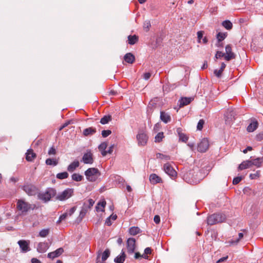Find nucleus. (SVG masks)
I'll return each mask as SVG.
<instances>
[{"label":"nucleus","mask_w":263,"mask_h":263,"mask_svg":"<svg viewBox=\"0 0 263 263\" xmlns=\"http://www.w3.org/2000/svg\"><path fill=\"white\" fill-rule=\"evenodd\" d=\"M160 119L165 123H167L171 121L170 116L164 111H161Z\"/></svg>","instance_id":"obj_25"},{"label":"nucleus","mask_w":263,"mask_h":263,"mask_svg":"<svg viewBox=\"0 0 263 263\" xmlns=\"http://www.w3.org/2000/svg\"><path fill=\"white\" fill-rule=\"evenodd\" d=\"M114 147V144L110 145L108 149L106 151V155L108 154H111L112 153Z\"/></svg>","instance_id":"obj_59"},{"label":"nucleus","mask_w":263,"mask_h":263,"mask_svg":"<svg viewBox=\"0 0 263 263\" xmlns=\"http://www.w3.org/2000/svg\"><path fill=\"white\" fill-rule=\"evenodd\" d=\"M242 179L241 177H237L233 179V184H238Z\"/></svg>","instance_id":"obj_55"},{"label":"nucleus","mask_w":263,"mask_h":263,"mask_svg":"<svg viewBox=\"0 0 263 263\" xmlns=\"http://www.w3.org/2000/svg\"><path fill=\"white\" fill-rule=\"evenodd\" d=\"M71 178L73 180L79 182L82 180L83 177L78 173H74L72 175Z\"/></svg>","instance_id":"obj_38"},{"label":"nucleus","mask_w":263,"mask_h":263,"mask_svg":"<svg viewBox=\"0 0 263 263\" xmlns=\"http://www.w3.org/2000/svg\"><path fill=\"white\" fill-rule=\"evenodd\" d=\"M192 99L191 98H182L179 101L180 106H183L184 105H187L191 102Z\"/></svg>","instance_id":"obj_33"},{"label":"nucleus","mask_w":263,"mask_h":263,"mask_svg":"<svg viewBox=\"0 0 263 263\" xmlns=\"http://www.w3.org/2000/svg\"><path fill=\"white\" fill-rule=\"evenodd\" d=\"M49 245L47 242H40L37 247V251L39 253H44L49 248Z\"/></svg>","instance_id":"obj_17"},{"label":"nucleus","mask_w":263,"mask_h":263,"mask_svg":"<svg viewBox=\"0 0 263 263\" xmlns=\"http://www.w3.org/2000/svg\"><path fill=\"white\" fill-rule=\"evenodd\" d=\"M111 131L110 130H103L102 131V136L103 137L106 138L110 135Z\"/></svg>","instance_id":"obj_52"},{"label":"nucleus","mask_w":263,"mask_h":263,"mask_svg":"<svg viewBox=\"0 0 263 263\" xmlns=\"http://www.w3.org/2000/svg\"><path fill=\"white\" fill-rule=\"evenodd\" d=\"M36 157V154L33 153L32 149H29L26 153V159L28 161H32Z\"/></svg>","instance_id":"obj_28"},{"label":"nucleus","mask_w":263,"mask_h":263,"mask_svg":"<svg viewBox=\"0 0 263 263\" xmlns=\"http://www.w3.org/2000/svg\"><path fill=\"white\" fill-rule=\"evenodd\" d=\"M86 179L90 182L96 181L99 176L100 173L98 169L95 167L89 168L84 173Z\"/></svg>","instance_id":"obj_2"},{"label":"nucleus","mask_w":263,"mask_h":263,"mask_svg":"<svg viewBox=\"0 0 263 263\" xmlns=\"http://www.w3.org/2000/svg\"><path fill=\"white\" fill-rule=\"evenodd\" d=\"M23 189L29 196H34L38 193L37 188L32 184H25Z\"/></svg>","instance_id":"obj_8"},{"label":"nucleus","mask_w":263,"mask_h":263,"mask_svg":"<svg viewBox=\"0 0 263 263\" xmlns=\"http://www.w3.org/2000/svg\"><path fill=\"white\" fill-rule=\"evenodd\" d=\"M226 66V64L224 63H222L221 65L220 69H219V70L215 69L214 70V73L215 75L218 78L220 77L221 76V73H222L223 70H224V69L225 68Z\"/></svg>","instance_id":"obj_34"},{"label":"nucleus","mask_w":263,"mask_h":263,"mask_svg":"<svg viewBox=\"0 0 263 263\" xmlns=\"http://www.w3.org/2000/svg\"><path fill=\"white\" fill-rule=\"evenodd\" d=\"M63 252V249L62 248H60L54 251L49 253L47 256L48 258L53 259L54 258L60 256Z\"/></svg>","instance_id":"obj_16"},{"label":"nucleus","mask_w":263,"mask_h":263,"mask_svg":"<svg viewBox=\"0 0 263 263\" xmlns=\"http://www.w3.org/2000/svg\"><path fill=\"white\" fill-rule=\"evenodd\" d=\"M125 254L124 252L122 250L121 254L117 256L115 258L114 261L116 263H123L125 260Z\"/></svg>","instance_id":"obj_26"},{"label":"nucleus","mask_w":263,"mask_h":263,"mask_svg":"<svg viewBox=\"0 0 263 263\" xmlns=\"http://www.w3.org/2000/svg\"><path fill=\"white\" fill-rule=\"evenodd\" d=\"M96 132V129L95 128L92 127H88L85 128L83 132V135L85 136H89L94 134Z\"/></svg>","instance_id":"obj_29"},{"label":"nucleus","mask_w":263,"mask_h":263,"mask_svg":"<svg viewBox=\"0 0 263 263\" xmlns=\"http://www.w3.org/2000/svg\"><path fill=\"white\" fill-rule=\"evenodd\" d=\"M22 251L26 252L30 250L29 248V243L24 240H19L17 242Z\"/></svg>","instance_id":"obj_18"},{"label":"nucleus","mask_w":263,"mask_h":263,"mask_svg":"<svg viewBox=\"0 0 263 263\" xmlns=\"http://www.w3.org/2000/svg\"><path fill=\"white\" fill-rule=\"evenodd\" d=\"M110 251L108 249H106L102 253V261H105L107 258L109 256Z\"/></svg>","instance_id":"obj_42"},{"label":"nucleus","mask_w":263,"mask_h":263,"mask_svg":"<svg viewBox=\"0 0 263 263\" xmlns=\"http://www.w3.org/2000/svg\"><path fill=\"white\" fill-rule=\"evenodd\" d=\"M73 194V189L71 188H67L63 192L59 193L57 195L56 199L60 201H64L71 197Z\"/></svg>","instance_id":"obj_7"},{"label":"nucleus","mask_w":263,"mask_h":263,"mask_svg":"<svg viewBox=\"0 0 263 263\" xmlns=\"http://www.w3.org/2000/svg\"><path fill=\"white\" fill-rule=\"evenodd\" d=\"M151 26V22L148 20L145 21L143 23V29L146 31H148L149 29V28Z\"/></svg>","instance_id":"obj_47"},{"label":"nucleus","mask_w":263,"mask_h":263,"mask_svg":"<svg viewBox=\"0 0 263 263\" xmlns=\"http://www.w3.org/2000/svg\"><path fill=\"white\" fill-rule=\"evenodd\" d=\"M56 195V191L52 188L47 189L45 192L40 193L37 195L38 198L45 202H47Z\"/></svg>","instance_id":"obj_4"},{"label":"nucleus","mask_w":263,"mask_h":263,"mask_svg":"<svg viewBox=\"0 0 263 263\" xmlns=\"http://www.w3.org/2000/svg\"><path fill=\"white\" fill-rule=\"evenodd\" d=\"M32 263H41V261L35 258H33L31 259Z\"/></svg>","instance_id":"obj_63"},{"label":"nucleus","mask_w":263,"mask_h":263,"mask_svg":"<svg viewBox=\"0 0 263 263\" xmlns=\"http://www.w3.org/2000/svg\"><path fill=\"white\" fill-rule=\"evenodd\" d=\"M176 131L180 141L186 142L188 140L189 137L185 134L182 133V129L181 128H178Z\"/></svg>","instance_id":"obj_19"},{"label":"nucleus","mask_w":263,"mask_h":263,"mask_svg":"<svg viewBox=\"0 0 263 263\" xmlns=\"http://www.w3.org/2000/svg\"><path fill=\"white\" fill-rule=\"evenodd\" d=\"M164 138L163 133L160 132L155 136V142H160Z\"/></svg>","instance_id":"obj_43"},{"label":"nucleus","mask_w":263,"mask_h":263,"mask_svg":"<svg viewBox=\"0 0 263 263\" xmlns=\"http://www.w3.org/2000/svg\"><path fill=\"white\" fill-rule=\"evenodd\" d=\"M107 147V143L106 142H103L101 143L98 146V148L99 151L101 152V154L103 156H105L106 155V148Z\"/></svg>","instance_id":"obj_30"},{"label":"nucleus","mask_w":263,"mask_h":263,"mask_svg":"<svg viewBox=\"0 0 263 263\" xmlns=\"http://www.w3.org/2000/svg\"><path fill=\"white\" fill-rule=\"evenodd\" d=\"M154 221L156 224H158L160 222V217L158 215L155 216Z\"/></svg>","instance_id":"obj_58"},{"label":"nucleus","mask_w":263,"mask_h":263,"mask_svg":"<svg viewBox=\"0 0 263 263\" xmlns=\"http://www.w3.org/2000/svg\"><path fill=\"white\" fill-rule=\"evenodd\" d=\"M209 146L208 140L206 138H203L198 144L197 150L200 152L204 153L208 149Z\"/></svg>","instance_id":"obj_11"},{"label":"nucleus","mask_w":263,"mask_h":263,"mask_svg":"<svg viewBox=\"0 0 263 263\" xmlns=\"http://www.w3.org/2000/svg\"><path fill=\"white\" fill-rule=\"evenodd\" d=\"M149 181L152 184H156L161 181V179L156 174H152L149 176Z\"/></svg>","instance_id":"obj_22"},{"label":"nucleus","mask_w":263,"mask_h":263,"mask_svg":"<svg viewBox=\"0 0 263 263\" xmlns=\"http://www.w3.org/2000/svg\"><path fill=\"white\" fill-rule=\"evenodd\" d=\"M34 206L35 205H33L32 207L31 204L21 199L18 200L17 202V208L22 213H27L31 209L33 210Z\"/></svg>","instance_id":"obj_6"},{"label":"nucleus","mask_w":263,"mask_h":263,"mask_svg":"<svg viewBox=\"0 0 263 263\" xmlns=\"http://www.w3.org/2000/svg\"><path fill=\"white\" fill-rule=\"evenodd\" d=\"M243 192L244 194L248 195H250L252 193L254 194V193L252 191L251 189L249 187H245L244 188V189L243 190Z\"/></svg>","instance_id":"obj_50"},{"label":"nucleus","mask_w":263,"mask_h":263,"mask_svg":"<svg viewBox=\"0 0 263 263\" xmlns=\"http://www.w3.org/2000/svg\"><path fill=\"white\" fill-rule=\"evenodd\" d=\"M111 119V117L110 116H104L103 118L101 119L100 123L102 124H105L108 123L109 121Z\"/></svg>","instance_id":"obj_41"},{"label":"nucleus","mask_w":263,"mask_h":263,"mask_svg":"<svg viewBox=\"0 0 263 263\" xmlns=\"http://www.w3.org/2000/svg\"><path fill=\"white\" fill-rule=\"evenodd\" d=\"M85 164H92L93 162V155L91 152L89 151L85 153L82 158V160Z\"/></svg>","instance_id":"obj_12"},{"label":"nucleus","mask_w":263,"mask_h":263,"mask_svg":"<svg viewBox=\"0 0 263 263\" xmlns=\"http://www.w3.org/2000/svg\"><path fill=\"white\" fill-rule=\"evenodd\" d=\"M138 40V36L136 35H129L128 36V43L130 45H134L135 44Z\"/></svg>","instance_id":"obj_35"},{"label":"nucleus","mask_w":263,"mask_h":263,"mask_svg":"<svg viewBox=\"0 0 263 263\" xmlns=\"http://www.w3.org/2000/svg\"><path fill=\"white\" fill-rule=\"evenodd\" d=\"M252 166L251 160H246L243 161L241 164H239L238 169V170H242L248 168H250Z\"/></svg>","instance_id":"obj_20"},{"label":"nucleus","mask_w":263,"mask_h":263,"mask_svg":"<svg viewBox=\"0 0 263 263\" xmlns=\"http://www.w3.org/2000/svg\"><path fill=\"white\" fill-rule=\"evenodd\" d=\"M156 157L158 159H165V160H170V156L166 155H164L161 153H157L156 154Z\"/></svg>","instance_id":"obj_44"},{"label":"nucleus","mask_w":263,"mask_h":263,"mask_svg":"<svg viewBox=\"0 0 263 263\" xmlns=\"http://www.w3.org/2000/svg\"><path fill=\"white\" fill-rule=\"evenodd\" d=\"M105 224L107 225L108 226H110L111 225L112 222L111 221V218L110 217H108L105 221Z\"/></svg>","instance_id":"obj_61"},{"label":"nucleus","mask_w":263,"mask_h":263,"mask_svg":"<svg viewBox=\"0 0 263 263\" xmlns=\"http://www.w3.org/2000/svg\"><path fill=\"white\" fill-rule=\"evenodd\" d=\"M222 25L227 30L231 29L233 27L232 23L229 20L223 21Z\"/></svg>","instance_id":"obj_39"},{"label":"nucleus","mask_w":263,"mask_h":263,"mask_svg":"<svg viewBox=\"0 0 263 263\" xmlns=\"http://www.w3.org/2000/svg\"><path fill=\"white\" fill-rule=\"evenodd\" d=\"M225 54L221 51H217L215 54V58L216 59H219L221 57H224Z\"/></svg>","instance_id":"obj_53"},{"label":"nucleus","mask_w":263,"mask_h":263,"mask_svg":"<svg viewBox=\"0 0 263 263\" xmlns=\"http://www.w3.org/2000/svg\"><path fill=\"white\" fill-rule=\"evenodd\" d=\"M202 178V173L198 167H195L187 172L183 175L184 180L188 183L195 184Z\"/></svg>","instance_id":"obj_1"},{"label":"nucleus","mask_w":263,"mask_h":263,"mask_svg":"<svg viewBox=\"0 0 263 263\" xmlns=\"http://www.w3.org/2000/svg\"><path fill=\"white\" fill-rule=\"evenodd\" d=\"M94 203L95 201L92 199H89L87 201L84 203L78 217V219H79L80 220H81L84 217L87 212L93 206Z\"/></svg>","instance_id":"obj_5"},{"label":"nucleus","mask_w":263,"mask_h":263,"mask_svg":"<svg viewBox=\"0 0 263 263\" xmlns=\"http://www.w3.org/2000/svg\"><path fill=\"white\" fill-rule=\"evenodd\" d=\"M243 236V234L242 233H239L238 234V238L236 239V240H231V241H230V243L231 245H234V244H237L239 241L240 240V239H241Z\"/></svg>","instance_id":"obj_48"},{"label":"nucleus","mask_w":263,"mask_h":263,"mask_svg":"<svg viewBox=\"0 0 263 263\" xmlns=\"http://www.w3.org/2000/svg\"><path fill=\"white\" fill-rule=\"evenodd\" d=\"M137 139L139 146H144L147 143L148 137L145 133L140 132L137 135Z\"/></svg>","instance_id":"obj_9"},{"label":"nucleus","mask_w":263,"mask_h":263,"mask_svg":"<svg viewBox=\"0 0 263 263\" xmlns=\"http://www.w3.org/2000/svg\"><path fill=\"white\" fill-rule=\"evenodd\" d=\"M187 145L190 147V148L193 151L194 150V146H195V144L194 143H189L187 144Z\"/></svg>","instance_id":"obj_64"},{"label":"nucleus","mask_w":263,"mask_h":263,"mask_svg":"<svg viewBox=\"0 0 263 263\" xmlns=\"http://www.w3.org/2000/svg\"><path fill=\"white\" fill-rule=\"evenodd\" d=\"M106 205V201L105 200H102L101 201L97 203V205L96 206V210L97 212L102 211L103 212L104 211V209Z\"/></svg>","instance_id":"obj_31"},{"label":"nucleus","mask_w":263,"mask_h":263,"mask_svg":"<svg viewBox=\"0 0 263 263\" xmlns=\"http://www.w3.org/2000/svg\"><path fill=\"white\" fill-rule=\"evenodd\" d=\"M140 229L138 227H133L129 229V233L132 235H136L139 233Z\"/></svg>","instance_id":"obj_37"},{"label":"nucleus","mask_w":263,"mask_h":263,"mask_svg":"<svg viewBox=\"0 0 263 263\" xmlns=\"http://www.w3.org/2000/svg\"><path fill=\"white\" fill-rule=\"evenodd\" d=\"M202 37H203V32L201 31H198L197 32V37H198L199 42H201V39L202 38Z\"/></svg>","instance_id":"obj_57"},{"label":"nucleus","mask_w":263,"mask_h":263,"mask_svg":"<svg viewBox=\"0 0 263 263\" xmlns=\"http://www.w3.org/2000/svg\"><path fill=\"white\" fill-rule=\"evenodd\" d=\"M258 127V122L257 121H253L247 127L248 132H254Z\"/></svg>","instance_id":"obj_27"},{"label":"nucleus","mask_w":263,"mask_h":263,"mask_svg":"<svg viewBox=\"0 0 263 263\" xmlns=\"http://www.w3.org/2000/svg\"><path fill=\"white\" fill-rule=\"evenodd\" d=\"M136 240L135 238H129L127 240V249L128 253L132 254L135 249Z\"/></svg>","instance_id":"obj_15"},{"label":"nucleus","mask_w":263,"mask_h":263,"mask_svg":"<svg viewBox=\"0 0 263 263\" xmlns=\"http://www.w3.org/2000/svg\"><path fill=\"white\" fill-rule=\"evenodd\" d=\"M163 169L166 174L170 176L173 179L177 176V172L169 163H166L163 166Z\"/></svg>","instance_id":"obj_10"},{"label":"nucleus","mask_w":263,"mask_h":263,"mask_svg":"<svg viewBox=\"0 0 263 263\" xmlns=\"http://www.w3.org/2000/svg\"><path fill=\"white\" fill-rule=\"evenodd\" d=\"M76 207L71 208L69 211L61 215V219L65 220L67 217L71 216L76 211Z\"/></svg>","instance_id":"obj_21"},{"label":"nucleus","mask_w":263,"mask_h":263,"mask_svg":"<svg viewBox=\"0 0 263 263\" xmlns=\"http://www.w3.org/2000/svg\"><path fill=\"white\" fill-rule=\"evenodd\" d=\"M228 256L222 257L217 261V263L223 262L226 261L228 259Z\"/></svg>","instance_id":"obj_62"},{"label":"nucleus","mask_w":263,"mask_h":263,"mask_svg":"<svg viewBox=\"0 0 263 263\" xmlns=\"http://www.w3.org/2000/svg\"><path fill=\"white\" fill-rule=\"evenodd\" d=\"M235 114L233 110H228L224 115L226 123L231 124L235 119Z\"/></svg>","instance_id":"obj_14"},{"label":"nucleus","mask_w":263,"mask_h":263,"mask_svg":"<svg viewBox=\"0 0 263 263\" xmlns=\"http://www.w3.org/2000/svg\"><path fill=\"white\" fill-rule=\"evenodd\" d=\"M204 123V121L203 119L200 120L197 124V129L199 130H201L203 128Z\"/></svg>","instance_id":"obj_51"},{"label":"nucleus","mask_w":263,"mask_h":263,"mask_svg":"<svg viewBox=\"0 0 263 263\" xmlns=\"http://www.w3.org/2000/svg\"><path fill=\"white\" fill-rule=\"evenodd\" d=\"M48 155H54L56 154V149L54 147H51L48 151Z\"/></svg>","instance_id":"obj_54"},{"label":"nucleus","mask_w":263,"mask_h":263,"mask_svg":"<svg viewBox=\"0 0 263 263\" xmlns=\"http://www.w3.org/2000/svg\"><path fill=\"white\" fill-rule=\"evenodd\" d=\"M227 34L225 33L219 32L217 34V39L219 42L222 41L226 37Z\"/></svg>","instance_id":"obj_45"},{"label":"nucleus","mask_w":263,"mask_h":263,"mask_svg":"<svg viewBox=\"0 0 263 263\" xmlns=\"http://www.w3.org/2000/svg\"><path fill=\"white\" fill-rule=\"evenodd\" d=\"M79 162L77 160H75L71 163L67 167V171L69 172H73L77 167L79 166Z\"/></svg>","instance_id":"obj_24"},{"label":"nucleus","mask_w":263,"mask_h":263,"mask_svg":"<svg viewBox=\"0 0 263 263\" xmlns=\"http://www.w3.org/2000/svg\"><path fill=\"white\" fill-rule=\"evenodd\" d=\"M226 219V216L222 213L214 214L207 218V223L209 225H213L217 223L222 222Z\"/></svg>","instance_id":"obj_3"},{"label":"nucleus","mask_w":263,"mask_h":263,"mask_svg":"<svg viewBox=\"0 0 263 263\" xmlns=\"http://www.w3.org/2000/svg\"><path fill=\"white\" fill-rule=\"evenodd\" d=\"M46 164L49 165L56 166L58 164V161L55 159L48 158L46 160Z\"/></svg>","instance_id":"obj_36"},{"label":"nucleus","mask_w":263,"mask_h":263,"mask_svg":"<svg viewBox=\"0 0 263 263\" xmlns=\"http://www.w3.org/2000/svg\"><path fill=\"white\" fill-rule=\"evenodd\" d=\"M151 76V74L149 72H146L143 74V79L145 80H148Z\"/></svg>","instance_id":"obj_60"},{"label":"nucleus","mask_w":263,"mask_h":263,"mask_svg":"<svg viewBox=\"0 0 263 263\" xmlns=\"http://www.w3.org/2000/svg\"><path fill=\"white\" fill-rule=\"evenodd\" d=\"M124 59L127 63L132 64L134 62L135 58L132 53H127L124 55Z\"/></svg>","instance_id":"obj_23"},{"label":"nucleus","mask_w":263,"mask_h":263,"mask_svg":"<svg viewBox=\"0 0 263 263\" xmlns=\"http://www.w3.org/2000/svg\"><path fill=\"white\" fill-rule=\"evenodd\" d=\"M135 259H139V258H143L145 259H148V256L146 255H143V254L141 255V254H140V253L136 252L135 254Z\"/></svg>","instance_id":"obj_49"},{"label":"nucleus","mask_w":263,"mask_h":263,"mask_svg":"<svg viewBox=\"0 0 263 263\" xmlns=\"http://www.w3.org/2000/svg\"><path fill=\"white\" fill-rule=\"evenodd\" d=\"M262 161V158H257L256 159L251 160L252 165H254L257 167L261 166Z\"/></svg>","instance_id":"obj_32"},{"label":"nucleus","mask_w":263,"mask_h":263,"mask_svg":"<svg viewBox=\"0 0 263 263\" xmlns=\"http://www.w3.org/2000/svg\"><path fill=\"white\" fill-rule=\"evenodd\" d=\"M226 55L224 56V59L226 61H230L235 58V54L232 51V47L231 45H227L225 48Z\"/></svg>","instance_id":"obj_13"},{"label":"nucleus","mask_w":263,"mask_h":263,"mask_svg":"<svg viewBox=\"0 0 263 263\" xmlns=\"http://www.w3.org/2000/svg\"><path fill=\"white\" fill-rule=\"evenodd\" d=\"M49 233V230L48 229H43L39 233V236L42 237H46Z\"/></svg>","instance_id":"obj_46"},{"label":"nucleus","mask_w":263,"mask_h":263,"mask_svg":"<svg viewBox=\"0 0 263 263\" xmlns=\"http://www.w3.org/2000/svg\"><path fill=\"white\" fill-rule=\"evenodd\" d=\"M69 176V174L67 172H64L62 173H60L57 174V178L59 179H64L67 178Z\"/></svg>","instance_id":"obj_40"},{"label":"nucleus","mask_w":263,"mask_h":263,"mask_svg":"<svg viewBox=\"0 0 263 263\" xmlns=\"http://www.w3.org/2000/svg\"><path fill=\"white\" fill-rule=\"evenodd\" d=\"M152 253V249L151 248L147 247L144 250V253L143 255H146L150 254Z\"/></svg>","instance_id":"obj_56"}]
</instances>
